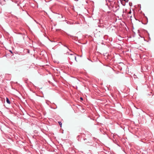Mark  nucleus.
<instances>
[{
    "label": "nucleus",
    "instance_id": "7",
    "mask_svg": "<svg viewBox=\"0 0 154 154\" xmlns=\"http://www.w3.org/2000/svg\"><path fill=\"white\" fill-rule=\"evenodd\" d=\"M10 51V52H11V53H12V52L11 51Z\"/></svg>",
    "mask_w": 154,
    "mask_h": 154
},
{
    "label": "nucleus",
    "instance_id": "6",
    "mask_svg": "<svg viewBox=\"0 0 154 154\" xmlns=\"http://www.w3.org/2000/svg\"><path fill=\"white\" fill-rule=\"evenodd\" d=\"M81 99L82 100H83V99L82 97L81 98Z\"/></svg>",
    "mask_w": 154,
    "mask_h": 154
},
{
    "label": "nucleus",
    "instance_id": "1",
    "mask_svg": "<svg viewBox=\"0 0 154 154\" xmlns=\"http://www.w3.org/2000/svg\"><path fill=\"white\" fill-rule=\"evenodd\" d=\"M69 58L73 61L75 60L76 61H77V60L76 59V56L75 54H71Z\"/></svg>",
    "mask_w": 154,
    "mask_h": 154
},
{
    "label": "nucleus",
    "instance_id": "3",
    "mask_svg": "<svg viewBox=\"0 0 154 154\" xmlns=\"http://www.w3.org/2000/svg\"><path fill=\"white\" fill-rule=\"evenodd\" d=\"M58 122L59 125H60V127H61L62 126V125L61 122Z\"/></svg>",
    "mask_w": 154,
    "mask_h": 154
},
{
    "label": "nucleus",
    "instance_id": "2",
    "mask_svg": "<svg viewBox=\"0 0 154 154\" xmlns=\"http://www.w3.org/2000/svg\"><path fill=\"white\" fill-rule=\"evenodd\" d=\"M6 102L8 103L9 104L10 103V102L8 98H6Z\"/></svg>",
    "mask_w": 154,
    "mask_h": 154
},
{
    "label": "nucleus",
    "instance_id": "5",
    "mask_svg": "<svg viewBox=\"0 0 154 154\" xmlns=\"http://www.w3.org/2000/svg\"><path fill=\"white\" fill-rule=\"evenodd\" d=\"M128 16H129L130 17H131V16H130V15H129V14H128Z\"/></svg>",
    "mask_w": 154,
    "mask_h": 154
},
{
    "label": "nucleus",
    "instance_id": "4",
    "mask_svg": "<svg viewBox=\"0 0 154 154\" xmlns=\"http://www.w3.org/2000/svg\"><path fill=\"white\" fill-rule=\"evenodd\" d=\"M131 13V11H130L129 12V14H130Z\"/></svg>",
    "mask_w": 154,
    "mask_h": 154
}]
</instances>
